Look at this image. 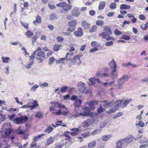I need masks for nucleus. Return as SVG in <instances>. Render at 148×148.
I'll use <instances>...</instances> for the list:
<instances>
[{
  "label": "nucleus",
  "instance_id": "61",
  "mask_svg": "<svg viewBox=\"0 0 148 148\" xmlns=\"http://www.w3.org/2000/svg\"><path fill=\"white\" fill-rule=\"evenodd\" d=\"M114 34L116 35H120L122 34V32L116 29L114 31Z\"/></svg>",
  "mask_w": 148,
  "mask_h": 148
},
{
  "label": "nucleus",
  "instance_id": "57",
  "mask_svg": "<svg viewBox=\"0 0 148 148\" xmlns=\"http://www.w3.org/2000/svg\"><path fill=\"white\" fill-rule=\"evenodd\" d=\"M67 58L66 57H65L64 58H62L60 59V60H58L57 63L58 64H60V63H62L63 62V61H64Z\"/></svg>",
  "mask_w": 148,
  "mask_h": 148
},
{
  "label": "nucleus",
  "instance_id": "23",
  "mask_svg": "<svg viewBox=\"0 0 148 148\" xmlns=\"http://www.w3.org/2000/svg\"><path fill=\"white\" fill-rule=\"evenodd\" d=\"M106 2L104 1H102L99 3L98 8L99 10H103L105 6Z\"/></svg>",
  "mask_w": 148,
  "mask_h": 148
},
{
  "label": "nucleus",
  "instance_id": "13",
  "mask_svg": "<svg viewBox=\"0 0 148 148\" xmlns=\"http://www.w3.org/2000/svg\"><path fill=\"white\" fill-rule=\"evenodd\" d=\"M92 123L91 120L90 119H87L84 121L82 123V126L84 127H87L90 125Z\"/></svg>",
  "mask_w": 148,
  "mask_h": 148
},
{
  "label": "nucleus",
  "instance_id": "59",
  "mask_svg": "<svg viewBox=\"0 0 148 148\" xmlns=\"http://www.w3.org/2000/svg\"><path fill=\"white\" fill-rule=\"evenodd\" d=\"M122 38L123 39L127 40H129L130 39V36L125 35L123 36Z\"/></svg>",
  "mask_w": 148,
  "mask_h": 148
},
{
  "label": "nucleus",
  "instance_id": "34",
  "mask_svg": "<svg viewBox=\"0 0 148 148\" xmlns=\"http://www.w3.org/2000/svg\"><path fill=\"white\" fill-rule=\"evenodd\" d=\"M25 35L26 36L27 38H30L33 35V34L30 31H28L25 33Z\"/></svg>",
  "mask_w": 148,
  "mask_h": 148
},
{
  "label": "nucleus",
  "instance_id": "3",
  "mask_svg": "<svg viewBox=\"0 0 148 148\" xmlns=\"http://www.w3.org/2000/svg\"><path fill=\"white\" fill-rule=\"evenodd\" d=\"M128 79V76L126 75H123L120 78L118 81V88H122V86Z\"/></svg>",
  "mask_w": 148,
  "mask_h": 148
},
{
  "label": "nucleus",
  "instance_id": "2",
  "mask_svg": "<svg viewBox=\"0 0 148 148\" xmlns=\"http://www.w3.org/2000/svg\"><path fill=\"white\" fill-rule=\"evenodd\" d=\"M27 120L28 117L26 116L16 117L15 118V121L14 123L16 124H22L26 122Z\"/></svg>",
  "mask_w": 148,
  "mask_h": 148
},
{
  "label": "nucleus",
  "instance_id": "9",
  "mask_svg": "<svg viewBox=\"0 0 148 148\" xmlns=\"http://www.w3.org/2000/svg\"><path fill=\"white\" fill-rule=\"evenodd\" d=\"M83 32L82 29L81 27H78L77 30L74 32V34L77 37H80L82 36Z\"/></svg>",
  "mask_w": 148,
  "mask_h": 148
},
{
  "label": "nucleus",
  "instance_id": "7",
  "mask_svg": "<svg viewBox=\"0 0 148 148\" xmlns=\"http://www.w3.org/2000/svg\"><path fill=\"white\" fill-rule=\"evenodd\" d=\"M134 137L132 134L127 136L125 138L122 139L125 144L126 143L128 144L132 142L134 139Z\"/></svg>",
  "mask_w": 148,
  "mask_h": 148
},
{
  "label": "nucleus",
  "instance_id": "62",
  "mask_svg": "<svg viewBox=\"0 0 148 148\" xmlns=\"http://www.w3.org/2000/svg\"><path fill=\"white\" fill-rule=\"evenodd\" d=\"M90 106V108L91 109H93V106H94V102L93 101H91L89 103Z\"/></svg>",
  "mask_w": 148,
  "mask_h": 148
},
{
  "label": "nucleus",
  "instance_id": "26",
  "mask_svg": "<svg viewBox=\"0 0 148 148\" xmlns=\"http://www.w3.org/2000/svg\"><path fill=\"white\" fill-rule=\"evenodd\" d=\"M41 22V18L39 15L37 16L36 18V20L33 21V24L36 25V23H40Z\"/></svg>",
  "mask_w": 148,
  "mask_h": 148
},
{
  "label": "nucleus",
  "instance_id": "41",
  "mask_svg": "<svg viewBox=\"0 0 148 148\" xmlns=\"http://www.w3.org/2000/svg\"><path fill=\"white\" fill-rule=\"evenodd\" d=\"M148 142V138L144 137L143 138L139 141L140 144H143L146 143Z\"/></svg>",
  "mask_w": 148,
  "mask_h": 148
},
{
  "label": "nucleus",
  "instance_id": "19",
  "mask_svg": "<svg viewBox=\"0 0 148 148\" xmlns=\"http://www.w3.org/2000/svg\"><path fill=\"white\" fill-rule=\"evenodd\" d=\"M71 5L67 4V6L65 5V7H64L63 9L61 10V12L65 13L63 11L67 12L68 10H70L71 9Z\"/></svg>",
  "mask_w": 148,
  "mask_h": 148
},
{
  "label": "nucleus",
  "instance_id": "54",
  "mask_svg": "<svg viewBox=\"0 0 148 148\" xmlns=\"http://www.w3.org/2000/svg\"><path fill=\"white\" fill-rule=\"evenodd\" d=\"M101 131L100 130H94L93 132H92L91 134L92 135H95L99 133Z\"/></svg>",
  "mask_w": 148,
  "mask_h": 148
},
{
  "label": "nucleus",
  "instance_id": "17",
  "mask_svg": "<svg viewBox=\"0 0 148 148\" xmlns=\"http://www.w3.org/2000/svg\"><path fill=\"white\" fill-rule=\"evenodd\" d=\"M82 25L85 29L90 28V25L86 21H83L82 22Z\"/></svg>",
  "mask_w": 148,
  "mask_h": 148
},
{
  "label": "nucleus",
  "instance_id": "20",
  "mask_svg": "<svg viewBox=\"0 0 148 148\" xmlns=\"http://www.w3.org/2000/svg\"><path fill=\"white\" fill-rule=\"evenodd\" d=\"M96 145V142L95 140L89 143L87 145L88 148H94Z\"/></svg>",
  "mask_w": 148,
  "mask_h": 148
},
{
  "label": "nucleus",
  "instance_id": "24",
  "mask_svg": "<svg viewBox=\"0 0 148 148\" xmlns=\"http://www.w3.org/2000/svg\"><path fill=\"white\" fill-rule=\"evenodd\" d=\"M117 76L118 75L116 72V69L113 70L112 71L110 77L113 79L116 78L117 77Z\"/></svg>",
  "mask_w": 148,
  "mask_h": 148
},
{
  "label": "nucleus",
  "instance_id": "58",
  "mask_svg": "<svg viewBox=\"0 0 148 148\" xmlns=\"http://www.w3.org/2000/svg\"><path fill=\"white\" fill-rule=\"evenodd\" d=\"M138 125L140 127H143L145 126V123L142 121H139Z\"/></svg>",
  "mask_w": 148,
  "mask_h": 148
},
{
  "label": "nucleus",
  "instance_id": "31",
  "mask_svg": "<svg viewBox=\"0 0 148 148\" xmlns=\"http://www.w3.org/2000/svg\"><path fill=\"white\" fill-rule=\"evenodd\" d=\"M62 47V45L60 44H57L55 45L53 47V50L55 51H58Z\"/></svg>",
  "mask_w": 148,
  "mask_h": 148
},
{
  "label": "nucleus",
  "instance_id": "60",
  "mask_svg": "<svg viewBox=\"0 0 148 148\" xmlns=\"http://www.w3.org/2000/svg\"><path fill=\"white\" fill-rule=\"evenodd\" d=\"M97 42L95 41H92L91 43V46L93 47H95V46H97Z\"/></svg>",
  "mask_w": 148,
  "mask_h": 148
},
{
  "label": "nucleus",
  "instance_id": "25",
  "mask_svg": "<svg viewBox=\"0 0 148 148\" xmlns=\"http://www.w3.org/2000/svg\"><path fill=\"white\" fill-rule=\"evenodd\" d=\"M77 20H72L70 21L68 23V25L70 27H75V26H76L77 25Z\"/></svg>",
  "mask_w": 148,
  "mask_h": 148
},
{
  "label": "nucleus",
  "instance_id": "16",
  "mask_svg": "<svg viewBox=\"0 0 148 148\" xmlns=\"http://www.w3.org/2000/svg\"><path fill=\"white\" fill-rule=\"evenodd\" d=\"M131 6L130 5L125 4H122L120 5V9L122 10H127L130 9Z\"/></svg>",
  "mask_w": 148,
  "mask_h": 148
},
{
  "label": "nucleus",
  "instance_id": "43",
  "mask_svg": "<svg viewBox=\"0 0 148 148\" xmlns=\"http://www.w3.org/2000/svg\"><path fill=\"white\" fill-rule=\"evenodd\" d=\"M102 104H100V107L98 108L97 109V112L99 113L102 112H103L105 110V109L103 108L102 107Z\"/></svg>",
  "mask_w": 148,
  "mask_h": 148
},
{
  "label": "nucleus",
  "instance_id": "29",
  "mask_svg": "<svg viewBox=\"0 0 148 148\" xmlns=\"http://www.w3.org/2000/svg\"><path fill=\"white\" fill-rule=\"evenodd\" d=\"M71 115L74 118H77L81 116L80 112L78 113L75 110L72 113Z\"/></svg>",
  "mask_w": 148,
  "mask_h": 148
},
{
  "label": "nucleus",
  "instance_id": "39",
  "mask_svg": "<svg viewBox=\"0 0 148 148\" xmlns=\"http://www.w3.org/2000/svg\"><path fill=\"white\" fill-rule=\"evenodd\" d=\"M53 130V127L50 125L48 127L45 131V132H47L48 133H50Z\"/></svg>",
  "mask_w": 148,
  "mask_h": 148
},
{
  "label": "nucleus",
  "instance_id": "21",
  "mask_svg": "<svg viewBox=\"0 0 148 148\" xmlns=\"http://www.w3.org/2000/svg\"><path fill=\"white\" fill-rule=\"evenodd\" d=\"M82 101L79 99H77L76 100L74 106L75 107L79 108L80 107Z\"/></svg>",
  "mask_w": 148,
  "mask_h": 148
},
{
  "label": "nucleus",
  "instance_id": "1",
  "mask_svg": "<svg viewBox=\"0 0 148 148\" xmlns=\"http://www.w3.org/2000/svg\"><path fill=\"white\" fill-rule=\"evenodd\" d=\"M77 86L79 91L82 93H83L87 94H91V91L90 89H87L85 84L82 82H79Z\"/></svg>",
  "mask_w": 148,
  "mask_h": 148
},
{
  "label": "nucleus",
  "instance_id": "32",
  "mask_svg": "<svg viewBox=\"0 0 148 148\" xmlns=\"http://www.w3.org/2000/svg\"><path fill=\"white\" fill-rule=\"evenodd\" d=\"M132 101V99H129L127 100H125L123 104V108H125V107L129 103Z\"/></svg>",
  "mask_w": 148,
  "mask_h": 148
},
{
  "label": "nucleus",
  "instance_id": "10",
  "mask_svg": "<svg viewBox=\"0 0 148 148\" xmlns=\"http://www.w3.org/2000/svg\"><path fill=\"white\" fill-rule=\"evenodd\" d=\"M97 76L98 77L104 79L108 77L109 75L108 73H101L100 72L98 71L97 73Z\"/></svg>",
  "mask_w": 148,
  "mask_h": 148
},
{
  "label": "nucleus",
  "instance_id": "6",
  "mask_svg": "<svg viewBox=\"0 0 148 148\" xmlns=\"http://www.w3.org/2000/svg\"><path fill=\"white\" fill-rule=\"evenodd\" d=\"M89 81L91 84L95 87L97 86L98 84L100 82L99 79L95 77L90 78L89 79Z\"/></svg>",
  "mask_w": 148,
  "mask_h": 148
},
{
  "label": "nucleus",
  "instance_id": "50",
  "mask_svg": "<svg viewBox=\"0 0 148 148\" xmlns=\"http://www.w3.org/2000/svg\"><path fill=\"white\" fill-rule=\"evenodd\" d=\"M99 36L102 37L103 38H106V36H109L110 35H108L107 33H106L104 32H102L101 34H99Z\"/></svg>",
  "mask_w": 148,
  "mask_h": 148
},
{
  "label": "nucleus",
  "instance_id": "64",
  "mask_svg": "<svg viewBox=\"0 0 148 148\" xmlns=\"http://www.w3.org/2000/svg\"><path fill=\"white\" fill-rule=\"evenodd\" d=\"M58 42H62L64 40V38L63 37L58 36L56 38Z\"/></svg>",
  "mask_w": 148,
  "mask_h": 148
},
{
  "label": "nucleus",
  "instance_id": "28",
  "mask_svg": "<svg viewBox=\"0 0 148 148\" xmlns=\"http://www.w3.org/2000/svg\"><path fill=\"white\" fill-rule=\"evenodd\" d=\"M101 104H102L105 107H109L111 106V103L110 102L107 103L106 101H103L101 102Z\"/></svg>",
  "mask_w": 148,
  "mask_h": 148
},
{
  "label": "nucleus",
  "instance_id": "30",
  "mask_svg": "<svg viewBox=\"0 0 148 148\" xmlns=\"http://www.w3.org/2000/svg\"><path fill=\"white\" fill-rule=\"evenodd\" d=\"M1 59L3 63H8L10 61V59L8 57H2Z\"/></svg>",
  "mask_w": 148,
  "mask_h": 148
},
{
  "label": "nucleus",
  "instance_id": "35",
  "mask_svg": "<svg viewBox=\"0 0 148 148\" xmlns=\"http://www.w3.org/2000/svg\"><path fill=\"white\" fill-rule=\"evenodd\" d=\"M39 87V86L38 85H35L30 89V91L31 92H35Z\"/></svg>",
  "mask_w": 148,
  "mask_h": 148
},
{
  "label": "nucleus",
  "instance_id": "55",
  "mask_svg": "<svg viewBox=\"0 0 148 148\" xmlns=\"http://www.w3.org/2000/svg\"><path fill=\"white\" fill-rule=\"evenodd\" d=\"M55 60V58L53 57L50 58L49 59V64H51L53 62V61Z\"/></svg>",
  "mask_w": 148,
  "mask_h": 148
},
{
  "label": "nucleus",
  "instance_id": "46",
  "mask_svg": "<svg viewBox=\"0 0 148 148\" xmlns=\"http://www.w3.org/2000/svg\"><path fill=\"white\" fill-rule=\"evenodd\" d=\"M109 7L111 9H114L116 8V4L114 3H111L109 5Z\"/></svg>",
  "mask_w": 148,
  "mask_h": 148
},
{
  "label": "nucleus",
  "instance_id": "12",
  "mask_svg": "<svg viewBox=\"0 0 148 148\" xmlns=\"http://www.w3.org/2000/svg\"><path fill=\"white\" fill-rule=\"evenodd\" d=\"M71 14L73 16L77 17L79 15L80 12L78 8L76 7L74 8L71 12Z\"/></svg>",
  "mask_w": 148,
  "mask_h": 148
},
{
  "label": "nucleus",
  "instance_id": "36",
  "mask_svg": "<svg viewBox=\"0 0 148 148\" xmlns=\"http://www.w3.org/2000/svg\"><path fill=\"white\" fill-rule=\"evenodd\" d=\"M50 103L53 105L54 107L56 108H58L59 105H60V103L58 102L55 101H51Z\"/></svg>",
  "mask_w": 148,
  "mask_h": 148
},
{
  "label": "nucleus",
  "instance_id": "18",
  "mask_svg": "<svg viewBox=\"0 0 148 148\" xmlns=\"http://www.w3.org/2000/svg\"><path fill=\"white\" fill-rule=\"evenodd\" d=\"M32 105H30V109L32 110L34 108L38 107V104L37 103V101L35 100H34L32 102Z\"/></svg>",
  "mask_w": 148,
  "mask_h": 148
},
{
  "label": "nucleus",
  "instance_id": "4",
  "mask_svg": "<svg viewBox=\"0 0 148 148\" xmlns=\"http://www.w3.org/2000/svg\"><path fill=\"white\" fill-rule=\"evenodd\" d=\"M83 112H80L81 116H86L89 115L90 116H93L94 114L91 113L90 114V111L89 109L87 107H84L83 110Z\"/></svg>",
  "mask_w": 148,
  "mask_h": 148
},
{
  "label": "nucleus",
  "instance_id": "22",
  "mask_svg": "<svg viewBox=\"0 0 148 148\" xmlns=\"http://www.w3.org/2000/svg\"><path fill=\"white\" fill-rule=\"evenodd\" d=\"M111 137V135H105L101 137V139L103 141H106L109 140Z\"/></svg>",
  "mask_w": 148,
  "mask_h": 148
},
{
  "label": "nucleus",
  "instance_id": "33",
  "mask_svg": "<svg viewBox=\"0 0 148 148\" xmlns=\"http://www.w3.org/2000/svg\"><path fill=\"white\" fill-rule=\"evenodd\" d=\"M12 130L10 129H7L5 132V136H8L10 134L12 133Z\"/></svg>",
  "mask_w": 148,
  "mask_h": 148
},
{
  "label": "nucleus",
  "instance_id": "5",
  "mask_svg": "<svg viewBox=\"0 0 148 148\" xmlns=\"http://www.w3.org/2000/svg\"><path fill=\"white\" fill-rule=\"evenodd\" d=\"M81 57L80 55H77L74 57L73 58L68 59L66 60V61L69 60L71 62L73 63L74 64L79 65L81 63V61L79 58Z\"/></svg>",
  "mask_w": 148,
  "mask_h": 148
},
{
  "label": "nucleus",
  "instance_id": "49",
  "mask_svg": "<svg viewBox=\"0 0 148 148\" xmlns=\"http://www.w3.org/2000/svg\"><path fill=\"white\" fill-rule=\"evenodd\" d=\"M148 23H147L146 24H142L141 25L140 27L142 29L145 30L147 27Z\"/></svg>",
  "mask_w": 148,
  "mask_h": 148
},
{
  "label": "nucleus",
  "instance_id": "37",
  "mask_svg": "<svg viewBox=\"0 0 148 148\" xmlns=\"http://www.w3.org/2000/svg\"><path fill=\"white\" fill-rule=\"evenodd\" d=\"M68 87L67 86H65L63 87H62L60 89V91H59L58 94H60V92H61L62 93H63L66 91L68 89Z\"/></svg>",
  "mask_w": 148,
  "mask_h": 148
},
{
  "label": "nucleus",
  "instance_id": "8",
  "mask_svg": "<svg viewBox=\"0 0 148 148\" xmlns=\"http://www.w3.org/2000/svg\"><path fill=\"white\" fill-rule=\"evenodd\" d=\"M55 140V138L52 136H50L48 138L47 140L45 142V146H48L52 144Z\"/></svg>",
  "mask_w": 148,
  "mask_h": 148
},
{
  "label": "nucleus",
  "instance_id": "51",
  "mask_svg": "<svg viewBox=\"0 0 148 148\" xmlns=\"http://www.w3.org/2000/svg\"><path fill=\"white\" fill-rule=\"evenodd\" d=\"M34 61H31L30 63L28 64L26 66V68L27 69H29L30 68L32 65L34 64Z\"/></svg>",
  "mask_w": 148,
  "mask_h": 148
},
{
  "label": "nucleus",
  "instance_id": "53",
  "mask_svg": "<svg viewBox=\"0 0 148 148\" xmlns=\"http://www.w3.org/2000/svg\"><path fill=\"white\" fill-rule=\"evenodd\" d=\"M57 19L56 16L54 13H51L50 15V19L52 20H55Z\"/></svg>",
  "mask_w": 148,
  "mask_h": 148
},
{
  "label": "nucleus",
  "instance_id": "38",
  "mask_svg": "<svg viewBox=\"0 0 148 148\" xmlns=\"http://www.w3.org/2000/svg\"><path fill=\"white\" fill-rule=\"evenodd\" d=\"M56 5L57 7L63 8L64 7H65V5L67 6V4L65 2H62L57 4Z\"/></svg>",
  "mask_w": 148,
  "mask_h": 148
},
{
  "label": "nucleus",
  "instance_id": "40",
  "mask_svg": "<svg viewBox=\"0 0 148 148\" xmlns=\"http://www.w3.org/2000/svg\"><path fill=\"white\" fill-rule=\"evenodd\" d=\"M39 84L41 87H47L49 86L48 84L46 82L42 83L41 82H40L39 83Z\"/></svg>",
  "mask_w": 148,
  "mask_h": 148
},
{
  "label": "nucleus",
  "instance_id": "27",
  "mask_svg": "<svg viewBox=\"0 0 148 148\" xmlns=\"http://www.w3.org/2000/svg\"><path fill=\"white\" fill-rule=\"evenodd\" d=\"M37 56L45 59V53L44 51H40L37 53Z\"/></svg>",
  "mask_w": 148,
  "mask_h": 148
},
{
  "label": "nucleus",
  "instance_id": "14",
  "mask_svg": "<svg viewBox=\"0 0 148 148\" xmlns=\"http://www.w3.org/2000/svg\"><path fill=\"white\" fill-rule=\"evenodd\" d=\"M109 65L112 70L116 69V64L114 59H112L110 61Z\"/></svg>",
  "mask_w": 148,
  "mask_h": 148
},
{
  "label": "nucleus",
  "instance_id": "15",
  "mask_svg": "<svg viewBox=\"0 0 148 148\" xmlns=\"http://www.w3.org/2000/svg\"><path fill=\"white\" fill-rule=\"evenodd\" d=\"M103 31L106 33H107L108 35H110L112 34L111 29L110 27L108 26H106L105 27Z\"/></svg>",
  "mask_w": 148,
  "mask_h": 148
},
{
  "label": "nucleus",
  "instance_id": "48",
  "mask_svg": "<svg viewBox=\"0 0 148 148\" xmlns=\"http://www.w3.org/2000/svg\"><path fill=\"white\" fill-rule=\"evenodd\" d=\"M20 127H19L18 128V130H16V133L19 134H24L25 133L24 132L20 130Z\"/></svg>",
  "mask_w": 148,
  "mask_h": 148
},
{
  "label": "nucleus",
  "instance_id": "44",
  "mask_svg": "<svg viewBox=\"0 0 148 148\" xmlns=\"http://www.w3.org/2000/svg\"><path fill=\"white\" fill-rule=\"evenodd\" d=\"M16 116V114H13L9 116V118L12 121H13L14 123L15 121V118L14 117Z\"/></svg>",
  "mask_w": 148,
  "mask_h": 148
},
{
  "label": "nucleus",
  "instance_id": "63",
  "mask_svg": "<svg viewBox=\"0 0 148 148\" xmlns=\"http://www.w3.org/2000/svg\"><path fill=\"white\" fill-rule=\"evenodd\" d=\"M139 17L141 20H144L145 19V18L144 15L143 14H140L139 16Z\"/></svg>",
  "mask_w": 148,
  "mask_h": 148
},
{
  "label": "nucleus",
  "instance_id": "56",
  "mask_svg": "<svg viewBox=\"0 0 148 148\" xmlns=\"http://www.w3.org/2000/svg\"><path fill=\"white\" fill-rule=\"evenodd\" d=\"M22 26H23L25 28L27 29L28 27V24L27 23H25L23 22H21Z\"/></svg>",
  "mask_w": 148,
  "mask_h": 148
},
{
  "label": "nucleus",
  "instance_id": "42",
  "mask_svg": "<svg viewBox=\"0 0 148 148\" xmlns=\"http://www.w3.org/2000/svg\"><path fill=\"white\" fill-rule=\"evenodd\" d=\"M97 29V26L96 25H94L89 30L90 32L91 33L95 32Z\"/></svg>",
  "mask_w": 148,
  "mask_h": 148
},
{
  "label": "nucleus",
  "instance_id": "47",
  "mask_svg": "<svg viewBox=\"0 0 148 148\" xmlns=\"http://www.w3.org/2000/svg\"><path fill=\"white\" fill-rule=\"evenodd\" d=\"M43 116L42 113L40 112H37L36 115L35 116L37 117L39 119L42 117Z\"/></svg>",
  "mask_w": 148,
  "mask_h": 148
},
{
  "label": "nucleus",
  "instance_id": "11",
  "mask_svg": "<svg viewBox=\"0 0 148 148\" xmlns=\"http://www.w3.org/2000/svg\"><path fill=\"white\" fill-rule=\"evenodd\" d=\"M125 145L124 142L121 139L119 140L116 143L115 148H122L123 145Z\"/></svg>",
  "mask_w": 148,
  "mask_h": 148
},
{
  "label": "nucleus",
  "instance_id": "52",
  "mask_svg": "<svg viewBox=\"0 0 148 148\" xmlns=\"http://www.w3.org/2000/svg\"><path fill=\"white\" fill-rule=\"evenodd\" d=\"M113 42L111 41L106 42L105 43V45L107 46H110L113 45Z\"/></svg>",
  "mask_w": 148,
  "mask_h": 148
},
{
  "label": "nucleus",
  "instance_id": "45",
  "mask_svg": "<svg viewBox=\"0 0 148 148\" xmlns=\"http://www.w3.org/2000/svg\"><path fill=\"white\" fill-rule=\"evenodd\" d=\"M96 24L98 25L101 26L104 25V22L102 21L98 20L96 22Z\"/></svg>",
  "mask_w": 148,
  "mask_h": 148
}]
</instances>
